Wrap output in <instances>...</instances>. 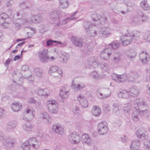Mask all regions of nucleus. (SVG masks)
Returning <instances> with one entry per match:
<instances>
[{"label": "nucleus", "instance_id": "79ce46f5", "mask_svg": "<svg viewBox=\"0 0 150 150\" xmlns=\"http://www.w3.org/2000/svg\"><path fill=\"white\" fill-rule=\"evenodd\" d=\"M22 75L20 73V71L18 70H16L13 71V81L19 79V78L21 77Z\"/></svg>", "mask_w": 150, "mask_h": 150}, {"label": "nucleus", "instance_id": "c9c22d12", "mask_svg": "<svg viewBox=\"0 0 150 150\" xmlns=\"http://www.w3.org/2000/svg\"><path fill=\"white\" fill-rule=\"evenodd\" d=\"M69 54L66 53H63L61 57H60V61L63 63L66 62L69 60Z\"/></svg>", "mask_w": 150, "mask_h": 150}, {"label": "nucleus", "instance_id": "7ed1b4c3", "mask_svg": "<svg viewBox=\"0 0 150 150\" xmlns=\"http://www.w3.org/2000/svg\"><path fill=\"white\" fill-rule=\"evenodd\" d=\"M49 74L53 76L56 77L61 76L62 72L60 68L56 66H52L49 69Z\"/></svg>", "mask_w": 150, "mask_h": 150}, {"label": "nucleus", "instance_id": "dca6fc26", "mask_svg": "<svg viewBox=\"0 0 150 150\" xmlns=\"http://www.w3.org/2000/svg\"><path fill=\"white\" fill-rule=\"evenodd\" d=\"M111 53V50L109 48H106L100 53L101 58L103 59H107L109 58Z\"/></svg>", "mask_w": 150, "mask_h": 150}, {"label": "nucleus", "instance_id": "bf43d9fd", "mask_svg": "<svg viewBox=\"0 0 150 150\" xmlns=\"http://www.w3.org/2000/svg\"><path fill=\"white\" fill-rule=\"evenodd\" d=\"M28 30V32H27V33H28V34L29 33H30L33 34L35 33L36 31L35 29L33 27H28V28H27L25 29V30L26 31H27Z\"/></svg>", "mask_w": 150, "mask_h": 150}, {"label": "nucleus", "instance_id": "774afa93", "mask_svg": "<svg viewBox=\"0 0 150 150\" xmlns=\"http://www.w3.org/2000/svg\"><path fill=\"white\" fill-rule=\"evenodd\" d=\"M53 147L54 150H60V145L59 144H54L53 146Z\"/></svg>", "mask_w": 150, "mask_h": 150}, {"label": "nucleus", "instance_id": "338daca9", "mask_svg": "<svg viewBox=\"0 0 150 150\" xmlns=\"http://www.w3.org/2000/svg\"><path fill=\"white\" fill-rule=\"evenodd\" d=\"M91 62V64H89L88 63V62H86L85 63V68H89V69H91V68L93 67H92V64L93 63H92V62Z\"/></svg>", "mask_w": 150, "mask_h": 150}, {"label": "nucleus", "instance_id": "8fccbe9b", "mask_svg": "<svg viewBox=\"0 0 150 150\" xmlns=\"http://www.w3.org/2000/svg\"><path fill=\"white\" fill-rule=\"evenodd\" d=\"M144 147L145 150L150 149V140H145L144 142Z\"/></svg>", "mask_w": 150, "mask_h": 150}, {"label": "nucleus", "instance_id": "4468645a", "mask_svg": "<svg viewBox=\"0 0 150 150\" xmlns=\"http://www.w3.org/2000/svg\"><path fill=\"white\" fill-rule=\"evenodd\" d=\"M34 111V109H27L25 112L23 113V119L25 120H28V119H32L33 117V112Z\"/></svg>", "mask_w": 150, "mask_h": 150}, {"label": "nucleus", "instance_id": "e433bc0d", "mask_svg": "<svg viewBox=\"0 0 150 150\" xmlns=\"http://www.w3.org/2000/svg\"><path fill=\"white\" fill-rule=\"evenodd\" d=\"M100 66L103 72H105L108 71L110 68V66L107 63L102 62L100 64Z\"/></svg>", "mask_w": 150, "mask_h": 150}, {"label": "nucleus", "instance_id": "680f3d73", "mask_svg": "<svg viewBox=\"0 0 150 150\" xmlns=\"http://www.w3.org/2000/svg\"><path fill=\"white\" fill-rule=\"evenodd\" d=\"M0 17L1 19L0 21H1V22L4 21L8 17L7 15L5 13H4L1 14Z\"/></svg>", "mask_w": 150, "mask_h": 150}, {"label": "nucleus", "instance_id": "5701e85b", "mask_svg": "<svg viewBox=\"0 0 150 150\" xmlns=\"http://www.w3.org/2000/svg\"><path fill=\"white\" fill-rule=\"evenodd\" d=\"M128 58L130 60H132L136 57L137 54L136 50L134 48H132L128 50L126 52Z\"/></svg>", "mask_w": 150, "mask_h": 150}, {"label": "nucleus", "instance_id": "69168bd1", "mask_svg": "<svg viewBox=\"0 0 150 150\" xmlns=\"http://www.w3.org/2000/svg\"><path fill=\"white\" fill-rule=\"evenodd\" d=\"M6 114V112L4 110L1 108H0V118H2Z\"/></svg>", "mask_w": 150, "mask_h": 150}, {"label": "nucleus", "instance_id": "3c124183", "mask_svg": "<svg viewBox=\"0 0 150 150\" xmlns=\"http://www.w3.org/2000/svg\"><path fill=\"white\" fill-rule=\"evenodd\" d=\"M120 44L117 41L114 42L112 44H110L109 46L110 47V48L115 49L117 48L120 46Z\"/></svg>", "mask_w": 150, "mask_h": 150}, {"label": "nucleus", "instance_id": "f3484780", "mask_svg": "<svg viewBox=\"0 0 150 150\" xmlns=\"http://www.w3.org/2000/svg\"><path fill=\"white\" fill-rule=\"evenodd\" d=\"M136 135L139 138L143 139L147 137V132L143 128L137 130L136 132Z\"/></svg>", "mask_w": 150, "mask_h": 150}, {"label": "nucleus", "instance_id": "393cba45", "mask_svg": "<svg viewBox=\"0 0 150 150\" xmlns=\"http://www.w3.org/2000/svg\"><path fill=\"white\" fill-rule=\"evenodd\" d=\"M140 145V142L137 140L133 141L130 146L131 150H137Z\"/></svg>", "mask_w": 150, "mask_h": 150}, {"label": "nucleus", "instance_id": "37998d69", "mask_svg": "<svg viewBox=\"0 0 150 150\" xmlns=\"http://www.w3.org/2000/svg\"><path fill=\"white\" fill-rule=\"evenodd\" d=\"M123 109L125 113L129 114L132 109V105L129 103L125 104Z\"/></svg>", "mask_w": 150, "mask_h": 150}, {"label": "nucleus", "instance_id": "bb28decb", "mask_svg": "<svg viewBox=\"0 0 150 150\" xmlns=\"http://www.w3.org/2000/svg\"><path fill=\"white\" fill-rule=\"evenodd\" d=\"M11 108L14 112H18L22 108V105L19 102H14L11 105Z\"/></svg>", "mask_w": 150, "mask_h": 150}, {"label": "nucleus", "instance_id": "a19ab883", "mask_svg": "<svg viewBox=\"0 0 150 150\" xmlns=\"http://www.w3.org/2000/svg\"><path fill=\"white\" fill-rule=\"evenodd\" d=\"M120 40L123 45H127L132 42L131 38H121Z\"/></svg>", "mask_w": 150, "mask_h": 150}, {"label": "nucleus", "instance_id": "f257e3e1", "mask_svg": "<svg viewBox=\"0 0 150 150\" xmlns=\"http://www.w3.org/2000/svg\"><path fill=\"white\" fill-rule=\"evenodd\" d=\"M134 107L139 112V115L142 116L147 109V104L142 98H137L134 102Z\"/></svg>", "mask_w": 150, "mask_h": 150}, {"label": "nucleus", "instance_id": "f704fd0d", "mask_svg": "<svg viewBox=\"0 0 150 150\" xmlns=\"http://www.w3.org/2000/svg\"><path fill=\"white\" fill-rule=\"evenodd\" d=\"M69 5V2L68 0H60L59 1V7L62 8H67Z\"/></svg>", "mask_w": 150, "mask_h": 150}, {"label": "nucleus", "instance_id": "9b49d317", "mask_svg": "<svg viewBox=\"0 0 150 150\" xmlns=\"http://www.w3.org/2000/svg\"><path fill=\"white\" fill-rule=\"evenodd\" d=\"M52 129L53 131L54 132L60 135L63 134L64 132V129L59 123L54 124L52 126Z\"/></svg>", "mask_w": 150, "mask_h": 150}, {"label": "nucleus", "instance_id": "b1692460", "mask_svg": "<svg viewBox=\"0 0 150 150\" xmlns=\"http://www.w3.org/2000/svg\"><path fill=\"white\" fill-rule=\"evenodd\" d=\"M92 114L95 116H99L101 113V109L97 106H94L91 111Z\"/></svg>", "mask_w": 150, "mask_h": 150}, {"label": "nucleus", "instance_id": "2f4dec72", "mask_svg": "<svg viewBox=\"0 0 150 150\" xmlns=\"http://www.w3.org/2000/svg\"><path fill=\"white\" fill-rule=\"evenodd\" d=\"M82 139L83 143L87 144L89 145H91V139L88 134L83 135L82 136Z\"/></svg>", "mask_w": 150, "mask_h": 150}, {"label": "nucleus", "instance_id": "f8f14e48", "mask_svg": "<svg viewBox=\"0 0 150 150\" xmlns=\"http://www.w3.org/2000/svg\"><path fill=\"white\" fill-rule=\"evenodd\" d=\"M68 139L71 143L73 144H78L80 141L79 135L74 133L71 134L69 135Z\"/></svg>", "mask_w": 150, "mask_h": 150}, {"label": "nucleus", "instance_id": "9d476101", "mask_svg": "<svg viewBox=\"0 0 150 150\" xmlns=\"http://www.w3.org/2000/svg\"><path fill=\"white\" fill-rule=\"evenodd\" d=\"M68 86L67 85L63 86L60 89L59 95L62 99L67 98L69 95Z\"/></svg>", "mask_w": 150, "mask_h": 150}, {"label": "nucleus", "instance_id": "ddd939ff", "mask_svg": "<svg viewBox=\"0 0 150 150\" xmlns=\"http://www.w3.org/2000/svg\"><path fill=\"white\" fill-rule=\"evenodd\" d=\"M35 92L39 96H43L46 97H47L50 94L49 90L46 88L42 89L38 88L35 89Z\"/></svg>", "mask_w": 150, "mask_h": 150}, {"label": "nucleus", "instance_id": "ea45409f", "mask_svg": "<svg viewBox=\"0 0 150 150\" xmlns=\"http://www.w3.org/2000/svg\"><path fill=\"white\" fill-rule=\"evenodd\" d=\"M140 5L141 7L144 10H147L150 8V6L146 1L144 0L141 1Z\"/></svg>", "mask_w": 150, "mask_h": 150}, {"label": "nucleus", "instance_id": "13d9d810", "mask_svg": "<svg viewBox=\"0 0 150 150\" xmlns=\"http://www.w3.org/2000/svg\"><path fill=\"white\" fill-rule=\"evenodd\" d=\"M100 24L103 25H105L106 24H107V18L105 17H101L100 18Z\"/></svg>", "mask_w": 150, "mask_h": 150}, {"label": "nucleus", "instance_id": "5fc2aeb1", "mask_svg": "<svg viewBox=\"0 0 150 150\" xmlns=\"http://www.w3.org/2000/svg\"><path fill=\"white\" fill-rule=\"evenodd\" d=\"M96 94L100 98H105L103 93L102 92V89H98Z\"/></svg>", "mask_w": 150, "mask_h": 150}, {"label": "nucleus", "instance_id": "423d86ee", "mask_svg": "<svg viewBox=\"0 0 150 150\" xmlns=\"http://www.w3.org/2000/svg\"><path fill=\"white\" fill-rule=\"evenodd\" d=\"M47 50H44L39 53V58L42 62H47L50 59V57L47 55Z\"/></svg>", "mask_w": 150, "mask_h": 150}, {"label": "nucleus", "instance_id": "72a5a7b5", "mask_svg": "<svg viewBox=\"0 0 150 150\" xmlns=\"http://www.w3.org/2000/svg\"><path fill=\"white\" fill-rule=\"evenodd\" d=\"M84 84L80 83L78 84L74 83L73 81H72L71 87L72 88H75L77 90H79L82 88L85 87Z\"/></svg>", "mask_w": 150, "mask_h": 150}, {"label": "nucleus", "instance_id": "de8ad7c7", "mask_svg": "<svg viewBox=\"0 0 150 150\" xmlns=\"http://www.w3.org/2000/svg\"><path fill=\"white\" fill-rule=\"evenodd\" d=\"M34 73L35 75L38 77L41 76L42 74V70L39 68H36L34 70Z\"/></svg>", "mask_w": 150, "mask_h": 150}, {"label": "nucleus", "instance_id": "0eeeda50", "mask_svg": "<svg viewBox=\"0 0 150 150\" xmlns=\"http://www.w3.org/2000/svg\"><path fill=\"white\" fill-rule=\"evenodd\" d=\"M16 143L15 139L10 137L6 138L4 141L2 142L3 144L7 147H13Z\"/></svg>", "mask_w": 150, "mask_h": 150}, {"label": "nucleus", "instance_id": "412c9836", "mask_svg": "<svg viewBox=\"0 0 150 150\" xmlns=\"http://www.w3.org/2000/svg\"><path fill=\"white\" fill-rule=\"evenodd\" d=\"M17 124V122L15 120L9 121L7 124V129L9 131L14 129L16 127Z\"/></svg>", "mask_w": 150, "mask_h": 150}, {"label": "nucleus", "instance_id": "4c0bfd02", "mask_svg": "<svg viewBox=\"0 0 150 150\" xmlns=\"http://www.w3.org/2000/svg\"><path fill=\"white\" fill-rule=\"evenodd\" d=\"M33 128V126L29 122H27L26 124L22 125L23 129L27 132L30 131Z\"/></svg>", "mask_w": 150, "mask_h": 150}, {"label": "nucleus", "instance_id": "aec40b11", "mask_svg": "<svg viewBox=\"0 0 150 150\" xmlns=\"http://www.w3.org/2000/svg\"><path fill=\"white\" fill-rule=\"evenodd\" d=\"M99 29L98 27L95 25H93L90 29L89 31L87 33L90 37H95L98 33Z\"/></svg>", "mask_w": 150, "mask_h": 150}, {"label": "nucleus", "instance_id": "cd10ccee", "mask_svg": "<svg viewBox=\"0 0 150 150\" xmlns=\"http://www.w3.org/2000/svg\"><path fill=\"white\" fill-rule=\"evenodd\" d=\"M71 40L73 44L77 47H81L83 43V40L81 38H72Z\"/></svg>", "mask_w": 150, "mask_h": 150}, {"label": "nucleus", "instance_id": "20e7f679", "mask_svg": "<svg viewBox=\"0 0 150 150\" xmlns=\"http://www.w3.org/2000/svg\"><path fill=\"white\" fill-rule=\"evenodd\" d=\"M98 130L100 134L103 135L106 134L108 131V128L107 123L103 122L99 123L98 125Z\"/></svg>", "mask_w": 150, "mask_h": 150}, {"label": "nucleus", "instance_id": "6e6d98bb", "mask_svg": "<svg viewBox=\"0 0 150 150\" xmlns=\"http://www.w3.org/2000/svg\"><path fill=\"white\" fill-rule=\"evenodd\" d=\"M141 116L147 119L148 120L150 121V110H147Z\"/></svg>", "mask_w": 150, "mask_h": 150}, {"label": "nucleus", "instance_id": "a878e982", "mask_svg": "<svg viewBox=\"0 0 150 150\" xmlns=\"http://www.w3.org/2000/svg\"><path fill=\"white\" fill-rule=\"evenodd\" d=\"M139 75L135 71H131L128 74V79L129 81H132L137 79Z\"/></svg>", "mask_w": 150, "mask_h": 150}, {"label": "nucleus", "instance_id": "a211bd4d", "mask_svg": "<svg viewBox=\"0 0 150 150\" xmlns=\"http://www.w3.org/2000/svg\"><path fill=\"white\" fill-rule=\"evenodd\" d=\"M27 142L30 146H32L34 149H37L39 146L40 144L35 137H32L30 138Z\"/></svg>", "mask_w": 150, "mask_h": 150}, {"label": "nucleus", "instance_id": "58836bf2", "mask_svg": "<svg viewBox=\"0 0 150 150\" xmlns=\"http://www.w3.org/2000/svg\"><path fill=\"white\" fill-rule=\"evenodd\" d=\"M112 110L113 113H117L121 110V106L116 103H113L112 105Z\"/></svg>", "mask_w": 150, "mask_h": 150}, {"label": "nucleus", "instance_id": "052dcab7", "mask_svg": "<svg viewBox=\"0 0 150 150\" xmlns=\"http://www.w3.org/2000/svg\"><path fill=\"white\" fill-rule=\"evenodd\" d=\"M14 81L18 85H21L23 83V78L21 77Z\"/></svg>", "mask_w": 150, "mask_h": 150}, {"label": "nucleus", "instance_id": "e2e57ef3", "mask_svg": "<svg viewBox=\"0 0 150 150\" xmlns=\"http://www.w3.org/2000/svg\"><path fill=\"white\" fill-rule=\"evenodd\" d=\"M87 62H88V63L89 64H91L90 62H92V63H93L92 67H96L95 66L97 65L98 64L97 63L94 61L93 59L92 58H91L90 59L87 61Z\"/></svg>", "mask_w": 150, "mask_h": 150}, {"label": "nucleus", "instance_id": "473e14b6", "mask_svg": "<svg viewBox=\"0 0 150 150\" xmlns=\"http://www.w3.org/2000/svg\"><path fill=\"white\" fill-rule=\"evenodd\" d=\"M77 13V11H75L73 14L71 16L70 18H64L63 20H62L60 22V24L63 25L64 24L68 22L69 21L70 19H76V18L75 17Z\"/></svg>", "mask_w": 150, "mask_h": 150}, {"label": "nucleus", "instance_id": "4be33fe9", "mask_svg": "<svg viewBox=\"0 0 150 150\" xmlns=\"http://www.w3.org/2000/svg\"><path fill=\"white\" fill-rule=\"evenodd\" d=\"M148 20V17L144 14H142L139 16H137L136 21L139 24L143 22L147 21Z\"/></svg>", "mask_w": 150, "mask_h": 150}, {"label": "nucleus", "instance_id": "6ab92c4d", "mask_svg": "<svg viewBox=\"0 0 150 150\" xmlns=\"http://www.w3.org/2000/svg\"><path fill=\"white\" fill-rule=\"evenodd\" d=\"M77 98L80 103L83 107L87 108L88 107V100L83 96L79 95L77 97Z\"/></svg>", "mask_w": 150, "mask_h": 150}, {"label": "nucleus", "instance_id": "c85d7f7f", "mask_svg": "<svg viewBox=\"0 0 150 150\" xmlns=\"http://www.w3.org/2000/svg\"><path fill=\"white\" fill-rule=\"evenodd\" d=\"M50 16L51 19L54 21H56L59 17L58 12L55 10L53 11L50 12Z\"/></svg>", "mask_w": 150, "mask_h": 150}, {"label": "nucleus", "instance_id": "39448f33", "mask_svg": "<svg viewBox=\"0 0 150 150\" xmlns=\"http://www.w3.org/2000/svg\"><path fill=\"white\" fill-rule=\"evenodd\" d=\"M42 18L40 15H34L31 16L29 20V22L26 19L22 21L23 23H37L41 21Z\"/></svg>", "mask_w": 150, "mask_h": 150}, {"label": "nucleus", "instance_id": "7c9ffc66", "mask_svg": "<svg viewBox=\"0 0 150 150\" xmlns=\"http://www.w3.org/2000/svg\"><path fill=\"white\" fill-rule=\"evenodd\" d=\"M129 90L128 91L122 90L118 94V96L120 98H127L129 97Z\"/></svg>", "mask_w": 150, "mask_h": 150}, {"label": "nucleus", "instance_id": "603ef678", "mask_svg": "<svg viewBox=\"0 0 150 150\" xmlns=\"http://www.w3.org/2000/svg\"><path fill=\"white\" fill-rule=\"evenodd\" d=\"M30 146L27 142L22 143L21 145V147L23 148V150H30Z\"/></svg>", "mask_w": 150, "mask_h": 150}, {"label": "nucleus", "instance_id": "49530a36", "mask_svg": "<svg viewBox=\"0 0 150 150\" xmlns=\"http://www.w3.org/2000/svg\"><path fill=\"white\" fill-rule=\"evenodd\" d=\"M139 114V112L137 110L134 111L132 114V118L133 120L134 121H137L139 119V118L138 116Z\"/></svg>", "mask_w": 150, "mask_h": 150}, {"label": "nucleus", "instance_id": "4d7b16f0", "mask_svg": "<svg viewBox=\"0 0 150 150\" xmlns=\"http://www.w3.org/2000/svg\"><path fill=\"white\" fill-rule=\"evenodd\" d=\"M91 18L93 21H99L98 20L100 18V16L98 14L94 13L92 14Z\"/></svg>", "mask_w": 150, "mask_h": 150}, {"label": "nucleus", "instance_id": "09e8293b", "mask_svg": "<svg viewBox=\"0 0 150 150\" xmlns=\"http://www.w3.org/2000/svg\"><path fill=\"white\" fill-rule=\"evenodd\" d=\"M94 25L91 24L90 22H85L84 23V27L85 28L86 31L87 33L90 30V29Z\"/></svg>", "mask_w": 150, "mask_h": 150}, {"label": "nucleus", "instance_id": "2eb2a0df", "mask_svg": "<svg viewBox=\"0 0 150 150\" xmlns=\"http://www.w3.org/2000/svg\"><path fill=\"white\" fill-rule=\"evenodd\" d=\"M112 79L117 82H124L127 78V76L125 74L122 75L114 74L112 77Z\"/></svg>", "mask_w": 150, "mask_h": 150}, {"label": "nucleus", "instance_id": "0e129e2a", "mask_svg": "<svg viewBox=\"0 0 150 150\" xmlns=\"http://www.w3.org/2000/svg\"><path fill=\"white\" fill-rule=\"evenodd\" d=\"M73 111L74 114L76 115H78L79 113V108L77 106H75L74 107Z\"/></svg>", "mask_w": 150, "mask_h": 150}, {"label": "nucleus", "instance_id": "1a4fd4ad", "mask_svg": "<svg viewBox=\"0 0 150 150\" xmlns=\"http://www.w3.org/2000/svg\"><path fill=\"white\" fill-rule=\"evenodd\" d=\"M139 58L142 63L146 64L149 62V55L146 51H143L139 54Z\"/></svg>", "mask_w": 150, "mask_h": 150}, {"label": "nucleus", "instance_id": "f03ea898", "mask_svg": "<svg viewBox=\"0 0 150 150\" xmlns=\"http://www.w3.org/2000/svg\"><path fill=\"white\" fill-rule=\"evenodd\" d=\"M46 106L49 112L50 113L56 114L58 110V106L57 102L54 100L47 101Z\"/></svg>", "mask_w": 150, "mask_h": 150}, {"label": "nucleus", "instance_id": "c03bdc74", "mask_svg": "<svg viewBox=\"0 0 150 150\" xmlns=\"http://www.w3.org/2000/svg\"><path fill=\"white\" fill-rule=\"evenodd\" d=\"M91 76L93 78L96 80L101 79L102 76L97 72L93 71L92 72L91 74Z\"/></svg>", "mask_w": 150, "mask_h": 150}, {"label": "nucleus", "instance_id": "c756f323", "mask_svg": "<svg viewBox=\"0 0 150 150\" xmlns=\"http://www.w3.org/2000/svg\"><path fill=\"white\" fill-rule=\"evenodd\" d=\"M41 117L46 120L45 122L50 124L51 123L52 121V119L50 116L46 112H42L41 113Z\"/></svg>", "mask_w": 150, "mask_h": 150}, {"label": "nucleus", "instance_id": "a18cd8bd", "mask_svg": "<svg viewBox=\"0 0 150 150\" xmlns=\"http://www.w3.org/2000/svg\"><path fill=\"white\" fill-rule=\"evenodd\" d=\"M102 34L103 35H107L110 34V29L108 27H105L102 28L101 30Z\"/></svg>", "mask_w": 150, "mask_h": 150}, {"label": "nucleus", "instance_id": "864d4df0", "mask_svg": "<svg viewBox=\"0 0 150 150\" xmlns=\"http://www.w3.org/2000/svg\"><path fill=\"white\" fill-rule=\"evenodd\" d=\"M102 90L103 93L105 98H106L109 96L111 94V92L109 89H102Z\"/></svg>", "mask_w": 150, "mask_h": 150}, {"label": "nucleus", "instance_id": "6e6552de", "mask_svg": "<svg viewBox=\"0 0 150 150\" xmlns=\"http://www.w3.org/2000/svg\"><path fill=\"white\" fill-rule=\"evenodd\" d=\"M129 96L132 97H136L140 94V89L139 87L132 86L129 89Z\"/></svg>", "mask_w": 150, "mask_h": 150}]
</instances>
